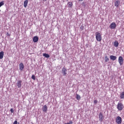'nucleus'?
Wrapping results in <instances>:
<instances>
[{"label": "nucleus", "mask_w": 124, "mask_h": 124, "mask_svg": "<svg viewBox=\"0 0 124 124\" xmlns=\"http://www.w3.org/2000/svg\"><path fill=\"white\" fill-rule=\"evenodd\" d=\"M120 0H117L116 1L114 2V6L116 7V8H118L119 6H120Z\"/></svg>", "instance_id": "obj_7"}, {"label": "nucleus", "mask_w": 124, "mask_h": 124, "mask_svg": "<svg viewBox=\"0 0 124 124\" xmlns=\"http://www.w3.org/2000/svg\"><path fill=\"white\" fill-rule=\"evenodd\" d=\"M48 109V108L47 107V106L45 105L43 107V112H47V110Z\"/></svg>", "instance_id": "obj_14"}, {"label": "nucleus", "mask_w": 124, "mask_h": 124, "mask_svg": "<svg viewBox=\"0 0 124 124\" xmlns=\"http://www.w3.org/2000/svg\"><path fill=\"white\" fill-rule=\"evenodd\" d=\"M4 4V2L3 1H2L0 2V7H1L2 5Z\"/></svg>", "instance_id": "obj_22"}, {"label": "nucleus", "mask_w": 124, "mask_h": 124, "mask_svg": "<svg viewBox=\"0 0 124 124\" xmlns=\"http://www.w3.org/2000/svg\"><path fill=\"white\" fill-rule=\"evenodd\" d=\"M76 98L77 100H80V99H81V96H80V95L77 94Z\"/></svg>", "instance_id": "obj_21"}, {"label": "nucleus", "mask_w": 124, "mask_h": 124, "mask_svg": "<svg viewBox=\"0 0 124 124\" xmlns=\"http://www.w3.org/2000/svg\"><path fill=\"white\" fill-rule=\"evenodd\" d=\"M67 71V70H66V69H65V68H63L62 69V73L63 74V76H65L66 75Z\"/></svg>", "instance_id": "obj_8"}, {"label": "nucleus", "mask_w": 124, "mask_h": 124, "mask_svg": "<svg viewBox=\"0 0 124 124\" xmlns=\"http://www.w3.org/2000/svg\"><path fill=\"white\" fill-rule=\"evenodd\" d=\"M3 56H4V52L3 51L0 52V60L3 59Z\"/></svg>", "instance_id": "obj_13"}, {"label": "nucleus", "mask_w": 124, "mask_h": 124, "mask_svg": "<svg viewBox=\"0 0 124 124\" xmlns=\"http://www.w3.org/2000/svg\"><path fill=\"white\" fill-rule=\"evenodd\" d=\"M33 41L34 43H36L38 41V37L37 36H35L33 38Z\"/></svg>", "instance_id": "obj_11"}, {"label": "nucleus", "mask_w": 124, "mask_h": 124, "mask_svg": "<svg viewBox=\"0 0 124 124\" xmlns=\"http://www.w3.org/2000/svg\"><path fill=\"white\" fill-rule=\"evenodd\" d=\"M28 2H29V1L28 0H25L24 1V7H27V6H28Z\"/></svg>", "instance_id": "obj_15"}, {"label": "nucleus", "mask_w": 124, "mask_h": 124, "mask_svg": "<svg viewBox=\"0 0 124 124\" xmlns=\"http://www.w3.org/2000/svg\"><path fill=\"white\" fill-rule=\"evenodd\" d=\"M6 35H7V36H10V34H9V33L7 32Z\"/></svg>", "instance_id": "obj_28"}, {"label": "nucleus", "mask_w": 124, "mask_h": 124, "mask_svg": "<svg viewBox=\"0 0 124 124\" xmlns=\"http://www.w3.org/2000/svg\"><path fill=\"white\" fill-rule=\"evenodd\" d=\"M17 86L18 88H21L22 87V80H17Z\"/></svg>", "instance_id": "obj_10"}, {"label": "nucleus", "mask_w": 124, "mask_h": 124, "mask_svg": "<svg viewBox=\"0 0 124 124\" xmlns=\"http://www.w3.org/2000/svg\"><path fill=\"white\" fill-rule=\"evenodd\" d=\"M114 47H118L119 46V42L117 41H115L114 42Z\"/></svg>", "instance_id": "obj_16"}, {"label": "nucleus", "mask_w": 124, "mask_h": 124, "mask_svg": "<svg viewBox=\"0 0 124 124\" xmlns=\"http://www.w3.org/2000/svg\"><path fill=\"white\" fill-rule=\"evenodd\" d=\"M120 98H121V99H124V92H123L122 93H121Z\"/></svg>", "instance_id": "obj_17"}, {"label": "nucleus", "mask_w": 124, "mask_h": 124, "mask_svg": "<svg viewBox=\"0 0 124 124\" xmlns=\"http://www.w3.org/2000/svg\"><path fill=\"white\" fill-rule=\"evenodd\" d=\"M124 104L122 103V102L118 103L117 106V108L119 111H122L123 109H124Z\"/></svg>", "instance_id": "obj_2"}, {"label": "nucleus", "mask_w": 124, "mask_h": 124, "mask_svg": "<svg viewBox=\"0 0 124 124\" xmlns=\"http://www.w3.org/2000/svg\"><path fill=\"white\" fill-rule=\"evenodd\" d=\"M24 63L21 62L19 64V70H20L21 71H22V70H24Z\"/></svg>", "instance_id": "obj_9"}, {"label": "nucleus", "mask_w": 124, "mask_h": 124, "mask_svg": "<svg viewBox=\"0 0 124 124\" xmlns=\"http://www.w3.org/2000/svg\"><path fill=\"white\" fill-rule=\"evenodd\" d=\"M31 79H32L33 80H35V76L34 75H32Z\"/></svg>", "instance_id": "obj_24"}, {"label": "nucleus", "mask_w": 124, "mask_h": 124, "mask_svg": "<svg viewBox=\"0 0 124 124\" xmlns=\"http://www.w3.org/2000/svg\"><path fill=\"white\" fill-rule=\"evenodd\" d=\"M110 59L112 60V61H116V60H117V57L114 55H110Z\"/></svg>", "instance_id": "obj_12"}, {"label": "nucleus", "mask_w": 124, "mask_h": 124, "mask_svg": "<svg viewBox=\"0 0 124 124\" xmlns=\"http://www.w3.org/2000/svg\"><path fill=\"white\" fill-rule=\"evenodd\" d=\"M94 104H97V102H98V101L97 100H95L93 101Z\"/></svg>", "instance_id": "obj_25"}, {"label": "nucleus", "mask_w": 124, "mask_h": 124, "mask_svg": "<svg viewBox=\"0 0 124 124\" xmlns=\"http://www.w3.org/2000/svg\"><path fill=\"white\" fill-rule=\"evenodd\" d=\"M103 119H104V116H103L102 113L100 112L99 114V119L101 123L103 122Z\"/></svg>", "instance_id": "obj_6"}, {"label": "nucleus", "mask_w": 124, "mask_h": 124, "mask_svg": "<svg viewBox=\"0 0 124 124\" xmlns=\"http://www.w3.org/2000/svg\"><path fill=\"white\" fill-rule=\"evenodd\" d=\"M109 61V58L107 56H105V62H108Z\"/></svg>", "instance_id": "obj_20"}, {"label": "nucleus", "mask_w": 124, "mask_h": 124, "mask_svg": "<svg viewBox=\"0 0 124 124\" xmlns=\"http://www.w3.org/2000/svg\"><path fill=\"white\" fill-rule=\"evenodd\" d=\"M95 36L97 41H99V42H100V41L102 40V37L101 36V34L99 32H95Z\"/></svg>", "instance_id": "obj_1"}, {"label": "nucleus", "mask_w": 124, "mask_h": 124, "mask_svg": "<svg viewBox=\"0 0 124 124\" xmlns=\"http://www.w3.org/2000/svg\"><path fill=\"white\" fill-rule=\"evenodd\" d=\"M118 62L120 64V65H123L124 63V58H123V57L120 56L118 58Z\"/></svg>", "instance_id": "obj_5"}, {"label": "nucleus", "mask_w": 124, "mask_h": 124, "mask_svg": "<svg viewBox=\"0 0 124 124\" xmlns=\"http://www.w3.org/2000/svg\"><path fill=\"white\" fill-rule=\"evenodd\" d=\"M43 56L45 58H50V55L47 53H43Z\"/></svg>", "instance_id": "obj_19"}, {"label": "nucleus", "mask_w": 124, "mask_h": 124, "mask_svg": "<svg viewBox=\"0 0 124 124\" xmlns=\"http://www.w3.org/2000/svg\"><path fill=\"white\" fill-rule=\"evenodd\" d=\"M116 28H117V24H116V23L112 22L111 24H110V25L109 26V29H111V30H114Z\"/></svg>", "instance_id": "obj_4"}, {"label": "nucleus", "mask_w": 124, "mask_h": 124, "mask_svg": "<svg viewBox=\"0 0 124 124\" xmlns=\"http://www.w3.org/2000/svg\"><path fill=\"white\" fill-rule=\"evenodd\" d=\"M73 5V3H72V2H68V7H72V6Z\"/></svg>", "instance_id": "obj_18"}, {"label": "nucleus", "mask_w": 124, "mask_h": 124, "mask_svg": "<svg viewBox=\"0 0 124 124\" xmlns=\"http://www.w3.org/2000/svg\"><path fill=\"white\" fill-rule=\"evenodd\" d=\"M10 111L11 113H14V110H13V108H11Z\"/></svg>", "instance_id": "obj_26"}, {"label": "nucleus", "mask_w": 124, "mask_h": 124, "mask_svg": "<svg viewBox=\"0 0 124 124\" xmlns=\"http://www.w3.org/2000/svg\"><path fill=\"white\" fill-rule=\"evenodd\" d=\"M78 0L81 1H83V0Z\"/></svg>", "instance_id": "obj_29"}, {"label": "nucleus", "mask_w": 124, "mask_h": 124, "mask_svg": "<svg viewBox=\"0 0 124 124\" xmlns=\"http://www.w3.org/2000/svg\"><path fill=\"white\" fill-rule=\"evenodd\" d=\"M116 123L118 124H122V117H121V116H117L116 118Z\"/></svg>", "instance_id": "obj_3"}, {"label": "nucleus", "mask_w": 124, "mask_h": 124, "mask_svg": "<svg viewBox=\"0 0 124 124\" xmlns=\"http://www.w3.org/2000/svg\"><path fill=\"white\" fill-rule=\"evenodd\" d=\"M18 124V122H17V121H15L14 122V123H13V124Z\"/></svg>", "instance_id": "obj_27"}, {"label": "nucleus", "mask_w": 124, "mask_h": 124, "mask_svg": "<svg viewBox=\"0 0 124 124\" xmlns=\"http://www.w3.org/2000/svg\"><path fill=\"white\" fill-rule=\"evenodd\" d=\"M73 124V122H72V121H70L69 123H65L64 124Z\"/></svg>", "instance_id": "obj_23"}]
</instances>
